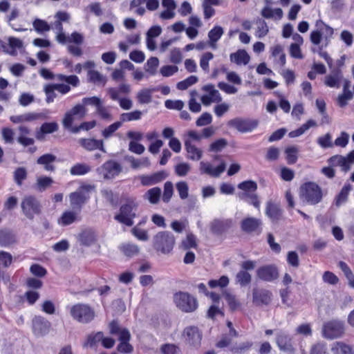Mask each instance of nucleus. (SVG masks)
I'll return each mask as SVG.
<instances>
[{
	"mask_svg": "<svg viewBox=\"0 0 354 354\" xmlns=\"http://www.w3.org/2000/svg\"><path fill=\"white\" fill-rule=\"evenodd\" d=\"M94 189V186L84 184L80 185L78 189L71 192L68 197L71 208L81 213L83 206L90 199V192Z\"/></svg>",
	"mask_w": 354,
	"mask_h": 354,
	"instance_id": "nucleus-1",
	"label": "nucleus"
},
{
	"mask_svg": "<svg viewBox=\"0 0 354 354\" xmlns=\"http://www.w3.org/2000/svg\"><path fill=\"white\" fill-rule=\"evenodd\" d=\"M300 196L309 205H315L322 201V188L314 182H306L300 187Z\"/></svg>",
	"mask_w": 354,
	"mask_h": 354,
	"instance_id": "nucleus-2",
	"label": "nucleus"
},
{
	"mask_svg": "<svg viewBox=\"0 0 354 354\" xmlns=\"http://www.w3.org/2000/svg\"><path fill=\"white\" fill-rule=\"evenodd\" d=\"M175 245V237L169 232H159L153 237V248L162 254L170 253Z\"/></svg>",
	"mask_w": 354,
	"mask_h": 354,
	"instance_id": "nucleus-3",
	"label": "nucleus"
},
{
	"mask_svg": "<svg viewBox=\"0 0 354 354\" xmlns=\"http://www.w3.org/2000/svg\"><path fill=\"white\" fill-rule=\"evenodd\" d=\"M138 204L131 199H128L120 208V212L115 215L114 218L120 223L127 226L133 225V218L136 216V211Z\"/></svg>",
	"mask_w": 354,
	"mask_h": 354,
	"instance_id": "nucleus-4",
	"label": "nucleus"
},
{
	"mask_svg": "<svg viewBox=\"0 0 354 354\" xmlns=\"http://www.w3.org/2000/svg\"><path fill=\"white\" fill-rule=\"evenodd\" d=\"M184 342L191 351H198L201 346L203 333L195 326H187L183 331Z\"/></svg>",
	"mask_w": 354,
	"mask_h": 354,
	"instance_id": "nucleus-5",
	"label": "nucleus"
},
{
	"mask_svg": "<svg viewBox=\"0 0 354 354\" xmlns=\"http://www.w3.org/2000/svg\"><path fill=\"white\" fill-rule=\"evenodd\" d=\"M70 313L75 320L83 324L91 322L95 316L93 308L88 304L80 303L72 306Z\"/></svg>",
	"mask_w": 354,
	"mask_h": 354,
	"instance_id": "nucleus-6",
	"label": "nucleus"
},
{
	"mask_svg": "<svg viewBox=\"0 0 354 354\" xmlns=\"http://www.w3.org/2000/svg\"><path fill=\"white\" fill-rule=\"evenodd\" d=\"M176 306L185 313L194 312L198 306L197 299L186 292H178L174 295Z\"/></svg>",
	"mask_w": 354,
	"mask_h": 354,
	"instance_id": "nucleus-7",
	"label": "nucleus"
},
{
	"mask_svg": "<svg viewBox=\"0 0 354 354\" xmlns=\"http://www.w3.org/2000/svg\"><path fill=\"white\" fill-rule=\"evenodd\" d=\"M87 109L83 105L77 104L72 109L68 111L62 120L64 127L73 133V129L75 126L73 124L75 120H82L86 115Z\"/></svg>",
	"mask_w": 354,
	"mask_h": 354,
	"instance_id": "nucleus-8",
	"label": "nucleus"
},
{
	"mask_svg": "<svg viewBox=\"0 0 354 354\" xmlns=\"http://www.w3.org/2000/svg\"><path fill=\"white\" fill-rule=\"evenodd\" d=\"M21 207L24 214L30 220L34 218L35 215L41 213V204L34 196H25L21 201Z\"/></svg>",
	"mask_w": 354,
	"mask_h": 354,
	"instance_id": "nucleus-9",
	"label": "nucleus"
},
{
	"mask_svg": "<svg viewBox=\"0 0 354 354\" xmlns=\"http://www.w3.org/2000/svg\"><path fill=\"white\" fill-rule=\"evenodd\" d=\"M344 324L339 320H330L324 323L322 328L323 336L333 339L342 337L344 334Z\"/></svg>",
	"mask_w": 354,
	"mask_h": 354,
	"instance_id": "nucleus-10",
	"label": "nucleus"
},
{
	"mask_svg": "<svg viewBox=\"0 0 354 354\" xmlns=\"http://www.w3.org/2000/svg\"><path fill=\"white\" fill-rule=\"evenodd\" d=\"M329 165L334 167H340L341 171L346 173L351 169V165L354 163V150L348 153L346 156L334 155L327 160Z\"/></svg>",
	"mask_w": 354,
	"mask_h": 354,
	"instance_id": "nucleus-11",
	"label": "nucleus"
},
{
	"mask_svg": "<svg viewBox=\"0 0 354 354\" xmlns=\"http://www.w3.org/2000/svg\"><path fill=\"white\" fill-rule=\"evenodd\" d=\"M315 26L317 28L316 30L311 32L310 35V41L315 45H319L321 43L322 34L325 35L326 39L330 38L333 33V28L326 24L322 20H317Z\"/></svg>",
	"mask_w": 354,
	"mask_h": 354,
	"instance_id": "nucleus-12",
	"label": "nucleus"
},
{
	"mask_svg": "<svg viewBox=\"0 0 354 354\" xmlns=\"http://www.w3.org/2000/svg\"><path fill=\"white\" fill-rule=\"evenodd\" d=\"M276 344L281 351L287 354H293L295 352V348L292 342V337L284 331H279L276 335Z\"/></svg>",
	"mask_w": 354,
	"mask_h": 354,
	"instance_id": "nucleus-13",
	"label": "nucleus"
},
{
	"mask_svg": "<svg viewBox=\"0 0 354 354\" xmlns=\"http://www.w3.org/2000/svg\"><path fill=\"white\" fill-rule=\"evenodd\" d=\"M272 299V293L270 290L256 287L252 290V303L257 306H268Z\"/></svg>",
	"mask_w": 354,
	"mask_h": 354,
	"instance_id": "nucleus-14",
	"label": "nucleus"
},
{
	"mask_svg": "<svg viewBox=\"0 0 354 354\" xmlns=\"http://www.w3.org/2000/svg\"><path fill=\"white\" fill-rule=\"evenodd\" d=\"M228 126L237 129L242 133L250 132L255 129L258 126V121L256 120L243 119L236 118L230 120Z\"/></svg>",
	"mask_w": 354,
	"mask_h": 354,
	"instance_id": "nucleus-15",
	"label": "nucleus"
},
{
	"mask_svg": "<svg viewBox=\"0 0 354 354\" xmlns=\"http://www.w3.org/2000/svg\"><path fill=\"white\" fill-rule=\"evenodd\" d=\"M121 171V165L118 162L113 160L106 161L97 169L98 173L102 174L105 179H112L115 178Z\"/></svg>",
	"mask_w": 354,
	"mask_h": 354,
	"instance_id": "nucleus-16",
	"label": "nucleus"
},
{
	"mask_svg": "<svg viewBox=\"0 0 354 354\" xmlns=\"http://www.w3.org/2000/svg\"><path fill=\"white\" fill-rule=\"evenodd\" d=\"M261 221L260 219L254 217L243 218L241 223L242 231L248 234H260L261 233Z\"/></svg>",
	"mask_w": 354,
	"mask_h": 354,
	"instance_id": "nucleus-17",
	"label": "nucleus"
},
{
	"mask_svg": "<svg viewBox=\"0 0 354 354\" xmlns=\"http://www.w3.org/2000/svg\"><path fill=\"white\" fill-rule=\"evenodd\" d=\"M257 277L264 281H273L279 277V271L274 265H266L257 270Z\"/></svg>",
	"mask_w": 354,
	"mask_h": 354,
	"instance_id": "nucleus-18",
	"label": "nucleus"
},
{
	"mask_svg": "<svg viewBox=\"0 0 354 354\" xmlns=\"http://www.w3.org/2000/svg\"><path fill=\"white\" fill-rule=\"evenodd\" d=\"M265 214L274 223H277L283 219V210L279 204L272 201L266 203Z\"/></svg>",
	"mask_w": 354,
	"mask_h": 354,
	"instance_id": "nucleus-19",
	"label": "nucleus"
},
{
	"mask_svg": "<svg viewBox=\"0 0 354 354\" xmlns=\"http://www.w3.org/2000/svg\"><path fill=\"white\" fill-rule=\"evenodd\" d=\"M168 176L165 171H159L150 175H142L140 176V183L143 186H151L164 180Z\"/></svg>",
	"mask_w": 354,
	"mask_h": 354,
	"instance_id": "nucleus-20",
	"label": "nucleus"
},
{
	"mask_svg": "<svg viewBox=\"0 0 354 354\" xmlns=\"http://www.w3.org/2000/svg\"><path fill=\"white\" fill-rule=\"evenodd\" d=\"M50 323L41 316H35L32 319L33 333L37 335L47 334L50 328Z\"/></svg>",
	"mask_w": 354,
	"mask_h": 354,
	"instance_id": "nucleus-21",
	"label": "nucleus"
},
{
	"mask_svg": "<svg viewBox=\"0 0 354 354\" xmlns=\"http://www.w3.org/2000/svg\"><path fill=\"white\" fill-rule=\"evenodd\" d=\"M81 220V213L72 209L71 210L64 211L58 218L57 223L61 226H68Z\"/></svg>",
	"mask_w": 354,
	"mask_h": 354,
	"instance_id": "nucleus-22",
	"label": "nucleus"
},
{
	"mask_svg": "<svg viewBox=\"0 0 354 354\" xmlns=\"http://www.w3.org/2000/svg\"><path fill=\"white\" fill-rule=\"evenodd\" d=\"M343 80V73L340 68H334L331 73L325 76L324 84L330 88H339Z\"/></svg>",
	"mask_w": 354,
	"mask_h": 354,
	"instance_id": "nucleus-23",
	"label": "nucleus"
},
{
	"mask_svg": "<svg viewBox=\"0 0 354 354\" xmlns=\"http://www.w3.org/2000/svg\"><path fill=\"white\" fill-rule=\"evenodd\" d=\"M79 144L87 151H94L99 149L105 152L104 147V142L102 140H97L95 138H80L78 141Z\"/></svg>",
	"mask_w": 354,
	"mask_h": 354,
	"instance_id": "nucleus-24",
	"label": "nucleus"
},
{
	"mask_svg": "<svg viewBox=\"0 0 354 354\" xmlns=\"http://www.w3.org/2000/svg\"><path fill=\"white\" fill-rule=\"evenodd\" d=\"M185 149L187 152V158L193 161H198L203 156V151L192 143V140L186 139L184 142Z\"/></svg>",
	"mask_w": 354,
	"mask_h": 354,
	"instance_id": "nucleus-25",
	"label": "nucleus"
},
{
	"mask_svg": "<svg viewBox=\"0 0 354 354\" xmlns=\"http://www.w3.org/2000/svg\"><path fill=\"white\" fill-rule=\"evenodd\" d=\"M59 129L58 124L56 122H44L39 129L35 133V137L39 140H42L46 134L53 133Z\"/></svg>",
	"mask_w": 354,
	"mask_h": 354,
	"instance_id": "nucleus-26",
	"label": "nucleus"
},
{
	"mask_svg": "<svg viewBox=\"0 0 354 354\" xmlns=\"http://www.w3.org/2000/svg\"><path fill=\"white\" fill-rule=\"evenodd\" d=\"M130 339L131 334L123 332L122 336L118 338L120 344L117 346V351L123 354L131 353L133 351V347L129 343Z\"/></svg>",
	"mask_w": 354,
	"mask_h": 354,
	"instance_id": "nucleus-27",
	"label": "nucleus"
},
{
	"mask_svg": "<svg viewBox=\"0 0 354 354\" xmlns=\"http://www.w3.org/2000/svg\"><path fill=\"white\" fill-rule=\"evenodd\" d=\"M201 171L202 173H205L210 175L213 177H218L220 176L221 173H223L225 169V163L224 161H222L219 165L213 168L209 163H206L204 162H201Z\"/></svg>",
	"mask_w": 354,
	"mask_h": 354,
	"instance_id": "nucleus-28",
	"label": "nucleus"
},
{
	"mask_svg": "<svg viewBox=\"0 0 354 354\" xmlns=\"http://www.w3.org/2000/svg\"><path fill=\"white\" fill-rule=\"evenodd\" d=\"M330 350L333 354H354L353 346L342 341L335 342Z\"/></svg>",
	"mask_w": 354,
	"mask_h": 354,
	"instance_id": "nucleus-29",
	"label": "nucleus"
},
{
	"mask_svg": "<svg viewBox=\"0 0 354 354\" xmlns=\"http://www.w3.org/2000/svg\"><path fill=\"white\" fill-rule=\"evenodd\" d=\"M19 136L17 138V142L24 147H28L32 145L35 143V140L32 138L27 137L30 133V129L29 127L25 125H20L18 127Z\"/></svg>",
	"mask_w": 354,
	"mask_h": 354,
	"instance_id": "nucleus-30",
	"label": "nucleus"
},
{
	"mask_svg": "<svg viewBox=\"0 0 354 354\" xmlns=\"http://www.w3.org/2000/svg\"><path fill=\"white\" fill-rule=\"evenodd\" d=\"M353 187L349 183H346L341 189L339 194L335 198V205L339 207L348 201V195Z\"/></svg>",
	"mask_w": 354,
	"mask_h": 354,
	"instance_id": "nucleus-31",
	"label": "nucleus"
},
{
	"mask_svg": "<svg viewBox=\"0 0 354 354\" xmlns=\"http://www.w3.org/2000/svg\"><path fill=\"white\" fill-rule=\"evenodd\" d=\"M56 156L51 153H46L38 158L37 162L39 165H44L46 171H53L55 170V167L53 163L55 161Z\"/></svg>",
	"mask_w": 354,
	"mask_h": 354,
	"instance_id": "nucleus-32",
	"label": "nucleus"
},
{
	"mask_svg": "<svg viewBox=\"0 0 354 354\" xmlns=\"http://www.w3.org/2000/svg\"><path fill=\"white\" fill-rule=\"evenodd\" d=\"M223 296L227 303L229 308L231 311L234 312L241 308V304L236 295L225 291L223 292Z\"/></svg>",
	"mask_w": 354,
	"mask_h": 354,
	"instance_id": "nucleus-33",
	"label": "nucleus"
},
{
	"mask_svg": "<svg viewBox=\"0 0 354 354\" xmlns=\"http://www.w3.org/2000/svg\"><path fill=\"white\" fill-rule=\"evenodd\" d=\"M299 148L296 146H289L284 150L286 160L288 165H294L297 162L299 156Z\"/></svg>",
	"mask_w": 354,
	"mask_h": 354,
	"instance_id": "nucleus-34",
	"label": "nucleus"
},
{
	"mask_svg": "<svg viewBox=\"0 0 354 354\" xmlns=\"http://www.w3.org/2000/svg\"><path fill=\"white\" fill-rule=\"evenodd\" d=\"M156 88H148L140 90L137 94V100L140 104H149L152 100V93L156 92Z\"/></svg>",
	"mask_w": 354,
	"mask_h": 354,
	"instance_id": "nucleus-35",
	"label": "nucleus"
},
{
	"mask_svg": "<svg viewBox=\"0 0 354 354\" xmlns=\"http://www.w3.org/2000/svg\"><path fill=\"white\" fill-rule=\"evenodd\" d=\"M223 35V29L220 26H215L208 32V37L212 47H216V43L221 39Z\"/></svg>",
	"mask_w": 354,
	"mask_h": 354,
	"instance_id": "nucleus-36",
	"label": "nucleus"
},
{
	"mask_svg": "<svg viewBox=\"0 0 354 354\" xmlns=\"http://www.w3.org/2000/svg\"><path fill=\"white\" fill-rule=\"evenodd\" d=\"M231 221H220L215 220L211 226V230L213 233L220 234L225 232L230 226Z\"/></svg>",
	"mask_w": 354,
	"mask_h": 354,
	"instance_id": "nucleus-37",
	"label": "nucleus"
},
{
	"mask_svg": "<svg viewBox=\"0 0 354 354\" xmlns=\"http://www.w3.org/2000/svg\"><path fill=\"white\" fill-rule=\"evenodd\" d=\"M338 267L343 272L344 276L347 279L348 281V286L354 288V274L350 268V267L347 265L344 261H340L338 263Z\"/></svg>",
	"mask_w": 354,
	"mask_h": 354,
	"instance_id": "nucleus-38",
	"label": "nucleus"
},
{
	"mask_svg": "<svg viewBox=\"0 0 354 354\" xmlns=\"http://www.w3.org/2000/svg\"><path fill=\"white\" fill-rule=\"evenodd\" d=\"M231 59L237 64H248L250 62V56L245 50H239L237 52L231 54Z\"/></svg>",
	"mask_w": 354,
	"mask_h": 354,
	"instance_id": "nucleus-39",
	"label": "nucleus"
},
{
	"mask_svg": "<svg viewBox=\"0 0 354 354\" xmlns=\"http://www.w3.org/2000/svg\"><path fill=\"white\" fill-rule=\"evenodd\" d=\"M109 333L112 335H118V337L122 336L123 332L130 333L129 330L122 327L118 322L115 319L112 320L109 324Z\"/></svg>",
	"mask_w": 354,
	"mask_h": 354,
	"instance_id": "nucleus-40",
	"label": "nucleus"
},
{
	"mask_svg": "<svg viewBox=\"0 0 354 354\" xmlns=\"http://www.w3.org/2000/svg\"><path fill=\"white\" fill-rule=\"evenodd\" d=\"M37 118V115L34 113H27L19 115H12L10 120L12 122L18 124L24 122H31Z\"/></svg>",
	"mask_w": 354,
	"mask_h": 354,
	"instance_id": "nucleus-41",
	"label": "nucleus"
},
{
	"mask_svg": "<svg viewBox=\"0 0 354 354\" xmlns=\"http://www.w3.org/2000/svg\"><path fill=\"white\" fill-rule=\"evenodd\" d=\"M253 346V342L247 341L235 344L231 349L234 354H244L248 352Z\"/></svg>",
	"mask_w": 354,
	"mask_h": 354,
	"instance_id": "nucleus-42",
	"label": "nucleus"
},
{
	"mask_svg": "<svg viewBox=\"0 0 354 354\" xmlns=\"http://www.w3.org/2000/svg\"><path fill=\"white\" fill-rule=\"evenodd\" d=\"M197 246L196 237L192 233H188L185 239L181 242V247L185 250H187L191 248H196Z\"/></svg>",
	"mask_w": 354,
	"mask_h": 354,
	"instance_id": "nucleus-43",
	"label": "nucleus"
},
{
	"mask_svg": "<svg viewBox=\"0 0 354 354\" xmlns=\"http://www.w3.org/2000/svg\"><path fill=\"white\" fill-rule=\"evenodd\" d=\"M91 171V167L83 163H77L73 165L71 169L70 173L73 176H82L88 173Z\"/></svg>",
	"mask_w": 354,
	"mask_h": 354,
	"instance_id": "nucleus-44",
	"label": "nucleus"
},
{
	"mask_svg": "<svg viewBox=\"0 0 354 354\" xmlns=\"http://www.w3.org/2000/svg\"><path fill=\"white\" fill-rule=\"evenodd\" d=\"M15 236L10 232L6 230L0 231V245L8 246L15 243Z\"/></svg>",
	"mask_w": 354,
	"mask_h": 354,
	"instance_id": "nucleus-45",
	"label": "nucleus"
},
{
	"mask_svg": "<svg viewBox=\"0 0 354 354\" xmlns=\"http://www.w3.org/2000/svg\"><path fill=\"white\" fill-rule=\"evenodd\" d=\"M160 196L161 189L158 187L149 189L146 193V196L151 204H157L160 201Z\"/></svg>",
	"mask_w": 354,
	"mask_h": 354,
	"instance_id": "nucleus-46",
	"label": "nucleus"
},
{
	"mask_svg": "<svg viewBox=\"0 0 354 354\" xmlns=\"http://www.w3.org/2000/svg\"><path fill=\"white\" fill-rule=\"evenodd\" d=\"M251 281L252 277L250 274L245 270L239 271L236 275V282L242 287L250 284Z\"/></svg>",
	"mask_w": 354,
	"mask_h": 354,
	"instance_id": "nucleus-47",
	"label": "nucleus"
},
{
	"mask_svg": "<svg viewBox=\"0 0 354 354\" xmlns=\"http://www.w3.org/2000/svg\"><path fill=\"white\" fill-rule=\"evenodd\" d=\"M122 253L129 257H132L139 253V248L133 243H125L120 247Z\"/></svg>",
	"mask_w": 354,
	"mask_h": 354,
	"instance_id": "nucleus-48",
	"label": "nucleus"
},
{
	"mask_svg": "<svg viewBox=\"0 0 354 354\" xmlns=\"http://www.w3.org/2000/svg\"><path fill=\"white\" fill-rule=\"evenodd\" d=\"M142 112L136 110L129 113H123L120 115V121L122 122H130L133 120H138L141 118Z\"/></svg>",
	"mask_w": 354,
	"mask_h": 354,
	"instance_id": "nucleus-49",
	"label": "nucleus"
},
{
	"mask_svg": "<svg viewBox=\"0 0 354 354\" xmlns=\"http://www.w3.org/2000/svg\"><path fill=\"white\" fill-rule=\"evenodd\" d=\"M57 79L61 82H65L68 85H71L74 87L77 86L80 84V80L77 76L75 75H65L63 74H57Z\"/></svg>",
	"mask_w": 354,
	"mask_h": 354,
	"instance_id": "nucleus-50",
	"label": "nucleus"
},
{
	"mask_svg": "<svg viewBox=\"0 0 354 354\" xmlns=\"http://www.w3.org/2000/svg\"><path fill=\"white\" fill-rule=\"evenodd\" d=\"M258 24L257 29L255 32V36L258 38L264 37L269 32V28L267 23L263 19H258L257 21Z\"/></svg>",
	"mask_w": 354,
	"mask_h": 354,
	"instance_id": "nucleus-51",
	"label": "nucleus"
},
{
	"mask_svg": "<svg viewBox=\"0 0 354 354\" xmlns=\"http://www.w3.org/2000/svg\"><path fill=\"white\" fill-rule=\"evenodd\" d=\"M174 194V186L171 181H167L164 185L162 200L164 203H169Z\"/></svg>",
	"mask_w": 354,
	"mask_h": 354,
	"instance_id": "nucleus-52",
	"label": "nucleus"
},
{
	"mask_svg": "<svg viewBox=\"0 0 354 354\" xmlns=\"http://www.w3.org/2000/svg\"><path fill=\"white\" fill-rule=\"evenodd\" d=\"M176 188L182 200L186 199L189 196V187L185 181H179L176 184Z\"/></svg>",
	"mask_w": 354,
	"mask_h": 354,
	"instance_id": "nucleus-53",
	"label": "nucleus"
},
{
	"mask_svg": "<svg viewBox=\"0 0 354 354\" xmlns=\"http://www.w3.org/2000/svg\"><path fill=\"white\" fill-rule=\"evenodd\" d=\"M272 55L274 57H279V60L281 65H285L286 55L283 53V47L280 44H277L272 48Z\"/></svg>",
	"mask_w": 354,
	"mask_h": 354,
	"instance_id": "nucleus-54",
	"label": "nucleus"
},
{
	"mask_svg": "<svg viewBox=\"0 0 354 354\" xmlns=\"http://www.w3.org/2000/svg\"><path fill=\"white\" fill-rule=\"evenodd\" d=\"M103 335L104 333L101 331L88 335L86 339V345L91 348L95 346L98 342H102Z\"/></svg>",
	"mask_w": 354,
	"mask_h": 354,
	"instance_id": "nucleus-55",
	"label": "nucleus"
},
{
	"mask_svg": "<svg viewBox=\"0 0 354 354\" xmlns=\"http://www.w3.org/2000/svg\"><path fill=\"white\" fill-rule=\"evenodd\" d=\"M198 81V77L194 75H191L185 80L178 82L176 87L178 89L184 91L192 85L196 84Z\"/></svg>",
	"mask_w": 354,
	"mask_h": 354,
	"instance_id": "nucleus-56",
	"label": "nucleus"
},
{
	"mask_svg": "<svg viewBox=\"0 0 354 354\" xmlns=\"http://www.w3.org/2000/svg\"><path fill=\"white\" fill-rule=\"evenodd\" d=\"M80 241L84 245L90 246L96 241V237L92 232H84L80 234Z\"/></svg>",
	"mask_w": 354,
	"mask_h": 354,
	"instance_id": "nucleus-57",
	"label": "nucleus"
},
{
	"mask_svg": "<svg viewBox=\"0 0 354 354\" xmlns=\"http://www.w3.org/2000/svg\"><path fill=\"white\" fill-rule=\"evenodd\" d=\"M213 57H214V55L211 52H207L202 55L201 59H200V66L205 73H209V62L211 59H212Z\"/></svg>",
	"mask_w": 354,
	"mask_h": 354,
	"instance_id": "nucleus-58",
	"label": "nucleus"
},
{
	"mask_svg": "<svg viewBox=\"0 0 354 354\" xmlns=\"http://www.w3.org/2000/svg\"><path fill=\"white\" fill-rule=\"evenodd\" d=\"M238 188L246 192H255L257 189V184L253 180H245L238 185Z\"/></svg>",
	"mask_w": 354,
	"mask_h": 354,
	"instance_id": "nucleus-59",
	"label": "nucleus"
},
{
	"mask_svg": "<svg viewBox=\"0 0 354 354\" xmlns=\"http://www.w3.org/2000/svg\"><path fill=\"white\" fill-rule=\"evenodd\" d=\"M229 283V279L226 276H222L219 279H212L208 282V285L211 288H215L216 287L225 288Z\"/></svg>",
	"mask_w": 354,
	"mask_h": 354,
	"instance_id": "nucleus-60",
	"label": "nucleus"
},
{
	"mask_svg": "<svg viewBox=\"0 0 354 354\" xmlns=\"http://www.w3.org/2000/svg\"><path fill=\"white\" fill-rule=\"evenodd\" d=\"M27 178V171L24 167H18L14 172V179L15 183L21 186L23 180Z\"/></svg>",
	"mask_w": 354,
	"mask_h": 354,
	"instance_id": "nucleus-61",
	"label": "nucleus"
},
{
	"mask_svg": "<svg viewBox=\"0 0 354 354\" xmlns=\"http://www.w3.org/2000/svg\"><path fill=\"white\" fill-rule=\"evenodd\" d=\"M227 145V142L224 138H220L213 142L209 148V151L218 152L221 151Z\"/></svg>",
	"mask_w": 354,
	"mask_h": 354,
	"instance_id": "nucleus-62",
	"label": "nucleus"
},
{
	"mask_svg": "<svg viewBox=\"0 0 354 354\" xmlns=\"http://www.w3.org/2000/svg\"><path fill=\"white\" fill-rule=\"evenodd\" d=\"M190 165L187 162H181L175 166V173L178 176H185L190 171Z\"/></svg>",
	"mask_w": 354,
	"mask_h": 354,
	"instance_id": "nucleus-63",
	"label": "nucleus"
},
{
	"mask_svg": "<svg viewBox=\"0 0 354 354\" xmlns=\"http://www.w3.org/2000/svg\"><path fill=\"white\" fill-rule=\"evenodd\" d=\"M160 351L162 354H178L180 348L174 344H164L160 347Z\"/></svg>",
	"mask_w": 354,
	"mask_h": 354,
	"instance_id": "nucleus-64",
	"label": "nucleus"
}]
</instances>
